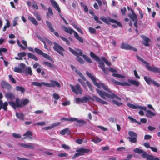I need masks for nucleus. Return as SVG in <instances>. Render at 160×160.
<instances>
[{"instance_id": "e433bc0d", "label": "nucleus", "mask_w": 160, "mask_h": 160, "mask_svg": "<svg viewBox=\"0 0 160 160\" xmlns=\"http://www.w3.org/2000/svg\"><path fill=\"white\" fill-rule=\"evenodd\" d=\"M69 130L68 128H66L60 131V134L64 135L66 134L69 133Z\"/></svg>"}, {"instance_id": "69168bd1", "label": "nucleus", "mask_w": 160, "mask_h": 160, "mask_svg": "<svg viewBox=\"0 0 160 160\" xmlns=\"http://www.w3.org/2000/svg\"><path fill=\"white\" fill-rule=\"evenodd\" d=\"M97 127H98L99 128L101 129H102V130H103V131H106L108 130V128H105L103 126H98Z\"/></svg>"}, {"instance_id": "58836bf2", "label": "nucleus", "mask_w": 160, "mask_h": 160, "mask_svg": "<svg viewBox=\"0 0 160 160\" xmlns=\"http://www.w3.org/2000/svg\"><path fill=\"white\" fill-rule=\"evenodd\" d=\"M101 59L108 66H109L111 65V62L108 61L104 57H101Z\"/></svg>"}, {"instance_id": "e2e57ef3", "label": "nucleus", "mask_w": 160, "mask_h": 160, "mask_svg": "<svg viewBox=\"0 0 160 160\" xmlns=\"http://www.w3.org/2000/svg\"><path fill=\"white\" fill-rule=\"evenodd\" d=\"M112 101L114 104H116L118 106H120L122 104V103L120 102L115 100H113Z\"/></svg>"}, {"instance_id": "bf43d9fd", "label": "nucleus", "mask_w": 160, "mask_h": 160, "mask_svg": "<svg viewBox=\"0 0 160 160\" xmlns=\"http://www.w3.org/2000/svg\"><path fill=\"white\" fill-rule=\"evenodd\" d=\"M53 97L54 99H55L56 100H58L60 98L59 95L56 93H54L53 94Z\"/></svg>"}, {"instance_id": "72a5a7b5", "label": "nucleus", "mask_w": 160, "mask_h": 160, "mask_svg": "<svg viewBox=\"0 0 160 160\" xmlns=\"http://www.w3.org/2000/svg\"><path fill=\"white\" fill-rule=\"evenodd\" d=\"M5 96L6 97L10 100H12L14 98V95L13 93H6Z\"/></svg>"}, {"instance_id": "1a4fd4ad", "label": "nucleus", "mask_w": 160, "mask_h": 160, "mask_svg": "<svg viewBox=\"0 0 160 160\" xmlns=\"http://www.w3.org/2000/svg\"><path fill=\"white\" fill-rule=\"evenodd\" d=\"M100 19L103 22L107 24H108L109 22H111L112 23H116L118 26L119 27H121L122 26L120 22H118L116 20L112 19L110 18H109L108 19L105 17L101 18Z\"/></svg>"}, {"instance_id": "680f3d73", "label": "nucleus", "mask_w": 160, "mask_h": 160, "mask_svg": "<svg viewBox=\"0 0 160 160\" xmlns=\"http://www.w3.org/2000/svg\"><path fill=\"white\" fill-rule=\"evenodd\" d=\"M152 83L153 84L154 86L157 87H158L160 86V84L158 83L157 82L153 80Z\"/></svg>"}, {"instance_id": "37998d69", "label": "nucleus", "mask_w": 160, "mask_h": 160, "mask_svg": "<svg viewBox=\"0 0 160 160\" xmlns=\"http://www.w3.org/2000/svg\"><path fill=\"white\" fill-rule=\"evenodd\" d=\"M14 71L15 72H17L18 73H22V71L21 69L19 68V67H14Z\"/></svg>"}, {"instance_id": "49530a36", "label": "nucleus", "mask_w": 160, "mask_h": 160, "mask_svg": "<svg viewBox=\"0 0 160 160\" xmlns=\"http://www.w3.org/2000/svg\"><path fill=\"white\" fill-rule=\"evenodd\" d=\"M48 12L47 14L48 17H49L50 16H52L53 15L52 11L51 8L49 7L48 8Z\"/></svg>"}, {"instance_id": "f03ea898", "label": "nucleus", "mask_w": 160, "mask_h": 160, "mask_svg": "<svg viewBox=\"0 0 160 160\" xmlns=\"http://www.w3.org/2000/svg\"><path fill=\"white\" fill-rule=\"evenodd\" d=\"M127 105L130 108L133 109H141L146 111L147 113L146 114L147 117L151 118L156 115L155 113L152 112L150 110H147V107L142 106L138 105H134L130 103H128Z\"/></svg>"}, {"instance_id": "7ed1b4c3", "label": "nucleus", "mask_w": 160, "mask_h": 160, "mask_svg": "<svg viewBox=\"0 0 160 160\" xmlns=\"http://www.w3.org/2000/svg\"><path fill=\"white\" fill-rule=\"evenodd\" d=\"M86 74L92 80L93 83L98 88H102L104 90L107 91L108 92H110V91L109 89L108 88V87L104 85L103 83L99 82L98 83L96 82L97 79L96 78L94 77L93 75H92L91 73L90 72H87Z\"/></svg>"}, {"instance_id": "052dcab7", "label": "nucleus", "mask_w": 160, "mask_h": 160, "mask_svg": "<svg viewBox=\"0 0 160 160\" xmlns=\"http://www.w3.org/2000/svg\"><path fill=\"white\" fill-rule=\"evenodd\" d=\"M9 78L10 81L13 83H16V81L15 79L13 78L12 76L11 75H9Z\"/></svg>"}, {"instance_id": "dca6fc26", "label": "nucleus", "mask_w": 160, "mask_h": 160, "mask_svg": "<svg viewBox=\"0 0 160 160\" xmlns=\"http://www.w3.org/2000/svg\"><path fill=\"white\" fill-rule=\"evenodd\" d=\"M32 135L33 133L32 132L29 131H28L23 135V136L25 137H23V139H25L28 138V139L32 140L33 139L32 138Z\"/></svg>"}, {"instance_id": "f3484780", "label": "nucleus", "mask_w": 160, "mask_h": 160, "mask_svg": "<svg viewBox=\"0 0 160 160\" xmlns=\"http://www.w3.org/2000/svg\"><path fill=\"white\" fill-rule=\"evenodd\" d=\"M147 68L149 71L155 73H158L160 74V69L154 66L151 67L149 65L148 66Z\"/></svg>"}, {"instance_id": "0e129e2a", "label": "nucleus", "mask_w": 160, "mask_h": 160, "mask_svg": "<svg viewBox=\"0 0 160 160\" xmlns=\"http://www.w3.org/2000/svg\"><path fill=\"white\" fill-rule=\"evenodd\" d=\"M17 43L18 46L21 48L22 49H26V48L23 46L22 44H20V42L19 40H17Z\"/></svg>"}, {"instance_id": "6e6552de", "label": "nucleus", "mask_w": 160, "mask_h": 160, "mask_svg": "<svg viewBox=\"0 0 160 160\" xmlns=\"http://www.w3.org/2000/svg\"><path fill=\"white\" fill-rule=\"evenodd\" d=\"M70 86L71 87L72 91L75 93L76 94H81L82 93V89L80 85L79 84H77L75 86H73L72 85H70Z\"/></svg>"}, {"instance_id": "6e6d98bb", "label": "nucleus", "mask_w": 160, "mask_h": 160, "mask_svg": "<svg viewBox=\"0 0 160 160\" xmlns=\"http://www.w3.org/2000/svg\"><path fill=\"white\" fill-rule=\"evenodd\" d=\"M73 118H63L61 119L60 120L62 121V120L69 121H72V122Z\"/></svg>"}, {"instance_id": "0eeeda50", "label": "nucleus", "mask_w": 160, "mask_h": 160, "mask_svg": "<svg viewBox=\"0 0 160 160\" xmlns=\"http://www.w3.org/2000/svg\"><path fill=\"white\" fill-rule=\"evenodd\" d=\"M62 29L65 32L70 34H72L73 33H74V37L77 40L82 43L83 42V38L79 36L78 33L72 29L67 28L65 26H62Z\"/></svg>"}, {"instance_id": "603ef678", "label": "nucleus", "mask_w": 160, "mask_h": 160, "mask_svg": "<svg viewBox=\"0 0 160 160\" xmlns=\"http://www.w3.org/2000/svg\"><path fill=\"white\" fill-rule=\"evenodd\" d=\"M78 81L82 84L85 88H86V85L85 83L81 79H78Z\"/></svg>"}, {"instance_id": "9b49d317", "label": "nucleus", "mask_w": 160, "mask_h": 160, "mask_svg": "<svg viewBox=\"0 0 160 160\" xmlns=\"http://www.w3.org/2000/svg\"><path fill=\"white\" fill-rule=\"evenodd\" d=\"M54 46L53 47L54 49L58 53L62 56H63V54L62 51H64L63 48L58 44L54 42L53 43Z\"/></svg>"}, {"instance_id": "3c124183", "label": "nucleus", "mask_w": 160, "mask_h": 160, "mask_svg": "<svg viewBox=\"0 0 160 160\" xmlns=\"http://www.w3.org/2000/svg\"><path fill=\"white\" fill-rule=\"evenodd\" d=\"M8 103L7 102H5L3 104L2 103V108L5 111L7 110V106L8 105Z\"/></svg>"}, {"instance_id": "412c9836", "label": "nucleus", "mask_w": 160, "mask_h": 160, "mask_svg": "<svg viewBox=\"0 0 160 160\" xmlns=\"http://www.w3.org/2000/svg\"><path fill=\"white\" fill-rule=\"evenodd\" d=\"M32 85L41 87L42 86H46V82H32L31 83Z\"/></svg>"}, {"instance_id": "c03bdc74", "label": "nucleus", "mask_w": 160, "mask_h": 160, "mask_svg": "<svg viewBox=\"0 0 160 160\" xmlns=\"http://www.w3.org/2000/svg\"><path fill=\"white\" fill-rule=\"evenodd\" d=\"M119 85L122 86H130V84L129 82H120Z\"/></svg>"}, {"instance_id": "c756f323", "label": "nucleus", "mask_w": 160, "mask_h": 160, "mask_svg": "<svg viewBox=\"0 0 160 160\" xmlns=\"http://www.w3.org/2000/svg\"><path fill=\"white\" fill-rule=\"evenodd\" d=\"M73 121H76L79 123L83 124L86 123V122L84 120L82 119H78V118H73L72 122Z\"/></svg>"}, {"instance_id": "09e8293b", "label": "nucleus", "mask_w": 160, "mask_h": 160, "mask_svg": "<svg viewBox=\"0 0 160 160\" xmlns=\"http://www.w3.org/2000/svg\"><path fill=\"white\" fill-rule=\"evenodd\" d=\"M88 29L89 32L91 34H95L96 33V30L92 27H89Z\"/></svg>"}, {"instance_id": "393cba45", "label": "nucleus", "mask_w": 160, "mask_h": 160, "mask_svg": "<svg viewBox=\"0 0 160 160\" xmlns=\"http://www.w3.org/2000/svg\"><path fill=\"white\" fill-rule=\"evenodd\" d=\"M26 53L24 52H21L18 53V55L19 57H16L15 58L16 60H22V59L23 57L26 55Z\"/></svg>"}, {"instance_id": "7c9ffc66", "label": "nucleus", "mask_w": 160, "mask_h": 160, "mask_svg": "<svg viewBox=\"0 0 160 160\" xmlns=\"http://www.w3.org/2000/svg\"><path fill=\"white\" fill-rule=\"evenodd\" d=\"M43 64L48 67L52 69H54L55 68V67L51 63L46 62H43Z\"/></svg>"}, {"instance_id": "a211bd4d", "label": "nucleus", "mask_w": 160, "mask_h": 160, "mask_svg": "<svg viewBox=\"0 0 160 160\" xmlns=\"http://www.w3.org/2000/svg\"><path fill=\"white\" fill-rule=\"evenodd\" d=\"M50 2L52 6L58 11L59 13H61V10L59 7L56 1L54 0H51Z\"/></svg>"}, {"instance_id": "c9c22d12", "label": "nucleus", "mask_w": 160, "mask_h": 160, "mask_svg": "<svg viewBox=\"0 0 160 160\" xmlns=\"http://www.w3.org/2000/svg\"><path fill=\"white\" fill-rule=\"evenodd\" d=\"M16 115L18 118L22 120H24V115L23 114L16 112Z\"/></svg>"}, {"instance_id": "a878e982", "label": "nucleus", "mask_w": 160, "mask_h": 160, "mask_svg": "<svg viewBox=\"0 0 160 160\" xmlns=\"http://www.w3.org/2000/svg\"><path fill=\"white\" fill-rule=\"evenodd\" d=\"M93 98L98 102L101 103L102 104H107L108 103L104 101L98 97L95 96H93Z\"/></svg>"}, {"instance_id": "4d7b16f0", "label": "nucleus", "mask_w": 160, "mask_h": 160, "mask_svg": "<svg viewBox=\"0 0 160 160\" xmlns=\"http://www.w3.org/2000/svg\"><path fill=\"white\" fill-rule=\"evenodd\" d=\"M62 147L64 149L69 150L70 149V147L65 144H62Z\"/></svg>"}, {"instance_id": "5701e85b", "label": "nucleus", "mask_w": 160, "mask_h": 160, "mask_svg": "<svg viewBox=\"0 0 160 160\" xmlns=\"http://www.w3.org/2000/svg\"><path fill=\"white\" fill-rule=\"evenodd\" d=\"M89 150L88 149L83 148H80L76 150V152H79L81 155H82L83 153H87L89 152Z\"/></svg>"}, {"instance_id": "2f4dec72", "label": "nucleus", "mask_w": 160, "mask_h": 160, "mask_svg": "<svg viewBox=\"0 0 160 160\" xmlns=\"http://www.w3.org/2000/svg\"><path fill=\"white\" fill-rule=\"evenodd\" d=\"M27 54L28 58L34 59L36 61L38 60V58L34 55L30 53H28Z\"/></svg>"}, {"instance_id": "39448f33", "label": "nucleus", "mask_w": 160, "mask_h": 160, "mask_svg": "<svg viewBox=\"0 0 160 160\" xmlns=\"http://www.w3.org/2000/svg\"><path fill=\"white\" fill-rule=\"evenodd\" d=\"M96 90L100 97L104 99H106V97H108L111 99L116 98L119 101L121 100V99L120 97L113 93H111L110 94H108L105 92L101 91L98 89H97Z\"/></svg>"}, {"instance_id": "f704fd0d", "label": "nucleus", "mask_w": 160, "mask_h": 160, "mask_svg": "<svg viewBox=\"0 0 160 160\" xmlns=\"http://www.w3.org/2000/svg\"><path fill=\"white\" fill-rule=\"evenodd\" d=\"M91 99V97L89 96L84 97L82 98V103H84L87 102Z\"/></svg>"}, {"instance_id": "20e7f679", "label": "nucleus", "mask_w": 160, "mask_h": 160, "mask_svg": "<svg viewBox=\"0 0 160 160\" xmlns=\"http://www.w3.org/2000/svg\"><path fill=\"white\" fill-rule=\"evenodd\" d=\"M29 102V100L27 99L20 101L19 99L17 98L15 102H9V103L14 109H15L17 107H22L23 106L28 104Z\"/></svg>"}, {"instance_id": "2eb2a0df", "label": "nucleus", "mask_w": 160, "mask_h": 160, "mask_svg": "<svg viewBox=\"0 0 160 160\" xmlns=\"http://www.w3.org/2000/svg\"><path fill=\"white\" fill-rule=\"evenodd\" d=\"M46 22L47 26H48L49 29L52 32H53L56 36L58 37L59 36V34L58 32L55 31L54 29L52 27L50 22L47 21H46Z\"/></svg>"}, {"instance_id": "b1692460", "label": "nucleus", "mask_w": 160, "mask_h": 160, "mask_svg": "<svg viewBox=\"0 0 160 160\" xmlns=\"http://www.w3.org/2000/svg\"><path fill=\"white\" fill-rule=\"evenodd\" d=\"M132 14H130L129 15V17L131 18V19L133 21H136L137 19V15L134 12L133 10L131 9Z\"/></svg>"}, {"instance_id": "a19ab883", "label": "nucleus", "mask_w": 160, "mask_h": 160, "mask_svg": "<svg viewBox=\"0 0 160 160\" xmlns=\"http://www.w3.org/2000/svg\"><path fill=\"white\" fill-rule=\"evenodd\" d=\"M112 75H113V76L115 77L121 78H125V76L124 75H121L120 74L116 73H113L112 74Z\"/></svg>"}, {"instance_id": "9d476101", "label": "nucleus", "mask_w": 160, "mask_h": 160, "mask_svg": "<svg viewBox=\"0 0 160 160\" xmlns=\"http://www.w3.org/2000/svg\"><path fill=\"white\" fill-rule=\"evenodd\" d=\"M128 134L130 136V137L128 138L130 142L132 143L137 142V134L132 131H129Z\"/></svg>"}, {"instance_id": "423d86ee", "label": "nucleus", "mask_w": 160, "mask_h": 160, "mask_svg": "<svg viewBox=\"0 0 160 160\" xmlns=\"http://www.w3.org/2000/svg\"><path fill=\"white\" fill-rule=\"evenodd\" d=\"M90 55L91 57L93 58L95 60L98 62L99 64L98 67L102 70L103 72L106 74H108V70L105 68L104 63L100 60V58L92 52H90Z\"/></svg>"}, {"instance_id": "473e14b6", "label": "nucleus", "mask_w": 160, "mask_h": 160, "mask_svg": "<svg viewBox=\"0 0 160 160\" xmlns=\"http://www.w3.org/2000/svg\"><path fill=\"white\" fill-rule=\"evenodd\" d=\"M76 72L82 78V79L84 81H86V79L84 76L79 72L78 71L77 69L75 68V69H74V70H73Z\"/></svg>"}, {"instance_id": "f8f14e48", "label": "nucleus", "mask_w": 160, "mask_h": 160, "mask_svg": "<svg viewBox=\"0 0 160 160\" xmlns=\"http://www.w3.org/2000/svg\"><path fill=\"white\" fill-rule=\"evenodd\" d=\"M121 48L123 49L127 50H132L135 51H136L137 50V49L131 46L128 44L124 43H122L121 44Z\"/></svg>"}, {"instance_id": "aec40b11", "label": "nucleus", "mask_w": 160, "mask_h": 160, "mask_svg": "<svg viewBox=\"0 0 160 160\" xmlns=\"http://www.w3.org/2000/svg\"><path fill=\"white\" fill-rule=\"evenodd\" d=\"M128 82L130 84H131L136 87H138L140 84V83L138 81L133 79H129L128 80Z\"/></svg>"}, {"instance_id": "6ab92c4d", "label": "nucleus", "mask_w": 160, "mask_h": 160, "mask_svg": "<svg viewBox=\"0 0 160 160\" xmlns=\"http://www.w3.org/2000/svg\"><path fill=\"white\" fill-rule=\"evenodd\" d=\"M141 37L143 39V44L146 46H148L149 45L148 42L150 41V40L148 37L144 35H142Z\"/></svg>"}, {"instance_id": "5fc2aeb1", "label": "nucleus", "mask_w": 160, "mask_h": 160, "mask_svg": "<svg viewBox=\"0 0 160 160\" xmlns=\"http://www.w3.org/2000/svg\"><path fill=\"white\" fill-rule=\"evenodd\" d=\"M41 55H42L44 58H45L48 60H50L51 59V58L50 56H49L47 54L44 53L43 52V54H42Z\"/></svg>"}, {"instance_id": "a18cd8bd", "label": "nucleus", "mask_w": 160, "mask_h": 160, "mask_svg": "<svg viewBox=\"0 0 160 160\" xmlns=\"http://www.w3.org/2000/svg\"><path fill=\"white\" fill-rule=\"evenodd\" d=\"M18 17H16L14 18V20L12 21V25L13 27H15L17 25L18 23L17 22L18 21Z\"/></svg>"}, {"instance_id": "79ce46f5", "label": "nucleus", "mask_w": 160, "mask_h": 160, "mask_svg": "<svg viewBox=\"0 0 160 160\" xmlns=\"http://www.w3.org/2000/svg\"><path fill=\"white\" fill-rule=\"evenodd\" d=\"M134 152L138 154H141L143 152V150L138 148H136L133 150Z\"/></svg>"}, {"instance_id": "cd10ccee", "label": "nucleus", "mask_w": 160, "mask_h": 160, "mask_svg": "<svg viewBox=\"0 0 160 160\" xmlns=\"http://www.w3.org/2000/svg\"><path fill=\"white\" fill-rule=\"evenodd\" d=\"M28 19L34 25L37 26L38 25V23L35 19L31 16H29L28 17Z\"/></svg>"}, {"instance_id": "13d9d810", "label": "nucleus", "mask_w": 160, "mask_h": 160, "mask_svg": "<svg viewBox=\"0 0 160 160\" xmlns=\"http://www.w3.org/2000/svg\"><path fill=\"white\" fill-rule=\"evenodd\" d=\"M34 15L36 17L37 20L38 21L41 20L40 17L39 15L37 12H35L33 13Z\"/></svg>"}, {"instance_id": "774afa93", "label": "nucleus", "mask_w": 160, "mask_h": 160, "mask_svg": "<svg viewBox=\"0 0 160 160\" xmlns=\"http://www.w3.org/2000/svg\"><path fill=\"white\" fill-rule=\"evenodd\" d=\"M153 158L152 156L148 155L146 159L147 160H153Z\"/></svg>"}, {"instance_id": "ddd939ff", "label": "nucleus", "mask_w": 160, "mask_h": 160, "mask_svg": "<svg viewBox=\"0 0 160 160\" xmlns=\"http://www.w3.org/2000/svg\"><path fill=\"white\" fill-rule=\"evenodd\" d=\"M37 144L33 143H29L28 144L21 143L20 146L24 148H26L30 149H33L35 148V146Z\"/></svg>"}, {"instance_id": "bb28decb", "label": "nucleus", "mask_w": 160, "mask_h": 160, "mask_svg": "<svg viewBox=\"0 0 160 160\" xmlns=\"http://www.w3.org/2000/svg\"><path fill=\"white\" fill-rule=\"evenodd\" d=\"M25 74L26 75H31L32 74V72L31 69V68L29 67H27L24 70Z\"/></svg>"}, {"instance_id": "4468645a", "label": "nucleus", "mask_w": 160, "mask_h": 160, "mask_svg": "<svg viewBox=\"0 0 160 160\" xmlns=\"http://www.w3.org/2000/svg\"><path fill=\"white\" fill-rule=\"evenodd\" d=\"M50 82V83L46 82V86L49 87H55L56 86L58 87H60L61 86L60 84L56 81L51 80Z\"/></svg>"}, {"instance_id": "ea45409f", "label": "nucleus", "mask_w": 160, "mask_h": 160, "mask_svg": "<svg viewBox=\"0 0 160 160\" xmlns=\"http://www.w3.org/2000/svg\"><path fill=\"white\" fill-rule=\"evenodd\" d=\"M92 141L94 142L95 143H97L100 142L101 141V139L98 137H96L92 139Z\"/></svg>"}, {"instance_id": "4be33fe9", "label": "nucleus", "mask_w": 160, "mask_h": 160, "mask_svg": "<svg viewBox=\"0 0 160 160\" xmlns=\"http://www.w3.org/2000/svg\"><path fill=\"white\" fill-rule=\"evenodd\" d=\"M1 85L2 87L4 88L9 90L11 88V85L4 81H3L2 82Z\"/></svg>"}, {"instance_id": "864d4df0", "label": "nucleus", "mask_w": 160, "mask_h": 160, "mask_svg": "<svg viewBox=\"0 0 160 160\" xmlns=\"http://www.w3.org/2000/svg\"><path fill=\"white\" fill-rule=\"evenodd\" d=\"M35 51L39 55H42V54H43V52L42 50L38 48H35Z\"/></svg>"}, {"instance_id": "f257e3e1", "label": "nucleus", "mask_w": 160, "mask_h": 160, "mask_svg": "<svg viewBox=\"0 0 160 160\" xmlns=\"http://www.w3.org/2000/svg\"><path fill=\"white\" fill-rule=\"evenodd\" d=\"M69 49L73 55L77 56L76 59L80 63L82 64L84 63V60L79 57L80 56H82L87 62L89 63L92 62V60L89 57L85 55H82V52L81 50L77 49L75 51L70 48H69Z\"/></svg>"}, {"instance_id": "338daca9", "label": "nucleus", "mask_w": 160, "mask_h": 160, "mask_svg": "<svg viewBox=\"0 0 160 160\" xmlns=\"http://www.w3.org/2000/svg\"><path fill=\"white\" fill-rule=\"evenodd\" d=\"M58 156L60 157H65L68 156V154L66 153H62L59 154Z\"/></svg>"}, {"instance_id": "c85d7f7f", "label": "nucleus", "mask_w": 160, "mask_h": 160, "mask_svg": "<svg viewBox=\"0 0 160 160\" xmlns=\"http://www.w3.org/2000/svg\"><path fill=\"white\" fill-rule=\"evenodd\" d=\"M144 79L147 83L148 85L151 84L153 80L150 77L147 76H144Z\"/></svg>"}, {"instance_id": "de8ad7c7", "label": "nucleus", "mask_w": 160, "mask_h": 160, "mask_svg": "<svg viewBox=\"0 0 160 160\" xmlns=\"http://www.w3.org/2000/svg\"><path fill=\"white\" fill-rule=\"evenodd\" d=\"M19 68L22 71V72H24L25 68V67L26 65L25 64L23 63H21L19 65Z\"/></svg>"}, {"instance_id": "4c0bfd02", "label": "nucleus", "mask_w": 160, "mask_h": 160, "mask_svg": "<svg viewBox=\"0 0 160 160\" xmlns=\"http://www.w3.org/2000/svg\"><path fill=\"white\" fill-rule=\"evenodd\" d=\"M16 90L17 91H20L23 93L25 92V88L22 87L17 86L16 87Z\"/></svg>"}, {"instance_id": "8fccbe9b", "label": "nucleus", "mask_w": 160, "mask_h": 160, "mask_svg": "<svg viewBox=\"0 0 160 160\" xmlns=\"http://www.w3.org/2000/svg\"><path fill=\"white\" fill-rule=\"evenodd\" d=\"M12 135L14 137L18 138H21L22 137L21 134H17L16 133H13L12 134Z\"/></svg>"}]
</instances>
